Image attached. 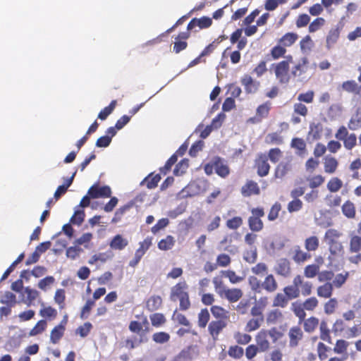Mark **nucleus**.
<instances>
[{
	"label": "nucleus",
	"mask_w": 361,
	"mask_h": 361,
	"mask_svg": "<svg viewBox=\"0 0 361 361\" xmlns=\"http://www.w3.org/2000/svg\"><path fill=\"white\" fill-rule=\"evenodd\" d=\"M214 170L218 176L224 178H226L230 173L228 164L219 157H214L204 166V173L208 176L212 175Z\"/></svg>",
	"instance_id": "f257e3e1"
},
{
	"label": "nucleus",
	"mask_w": 361,
	"mask_h": 361,
	"mask_svg": "<svg viewBox=\"0 0 361 361\" xmlns=\"http://www.w3.org/2000/svg\"><path fill=\"white\" fill-rule=\"evenodd\" d=\"M251 216L248 218L247 223L250 229L253 232H259L264 228V223L261 219L264 216L263 207L252 208Z\"/></svg>",
	"instance_id": "f03ea898"
},
{
	"label": "nucleus",
	"mask_w": 361,
	"mask_h": 361,
	"mask_svg": "<svg viewBox=\"0 0 361 361\" xmlns=\"http://www.w3.org/2000/svg\"><path fill=\"white\" fill-rule=\"evenodd\" d=\"M271 68L274 72L276 80L281 84H287L290 79V66L287 61H279L273 63Z\"/></svg>",
	"instance_id": "7ed1b4c3"
},
{
	"label": "nucleus",
	"mask_w": 361,
	"mask_h": 361,
	"mask_svg": "<svg viewBox=\"0 0 361 361\" xmlns=\"http://www.w3.org/2000/svg\"><path fill=\"white\" fill-rule=\"evenodd\" d=\"M255 168L257 169V173L260 177L267 176L270 171V165L268 162V157L264 153H259L255 159Z\"/></svg>",
	"instance_id": "20e7f679"
},
{
	"label": "nucleus",
	"mask_w": 361,
	"mask_h": 361,
	"mask_svg": "<svg viewBox=\"0 0 361 361\" xmlns=\"http://www.w3.org/2000/svg\"><path fill=\"white\" fill-rule=\"evenodd\" d=\"M88 195L92 199L107 198L111 197V190L108 185L99 186V183H96L89 188Z\"/></svg>",
	"instance_id": "39448f33"
},
{
	"label": "nucleus",
	"mask_w": 361,
	"mask_h": 361,
	"mask_svg": "<svg viewBox=\"0 0 361 361\" xmlns=\"http://www.w3.org/2000/svg\"><path fill=\"white\" fill-rule=\"evenodd\" d=\"M301 283V276L297 275L294 277L293 285L287 286L283 288V293L289 300L298 298L300 295V284Z\"/></svg>",
	"instance_id": "423d86ee"
},
{
	"label": "nucleus",
	"mask_w": 361,
	"mask_h": 361,
	"mask_svg": "<svg viewBox=\"0 0 361 361\" xmlns=\"http://www.w3.org/2000/svg\"><path fill=\"white\" fill-rule=\"evenodd\" d=\"M228 322L222 320H212L208 324V332L214 341L219 340V334L227 326Z\"/></svg>",
	"instance_id": "0eeeda50"
},
{
	"label": "nucleus",
	"mask_w": 361,
	"mask_h": 361,
	"mask_svg": "<svg viewBox=\"0 0 361 361\" xmlns=\"http://www.w3.org/2000/svg\"><path fill=\"white\" fill-rule=\"evenodd\" d=\"M303 331L298 326H293L288 330V345L291 348H296L303 338Z\"/></svg>",
	"instance_id": "6e6552de"
},
{
	"label": "nucleus",
	"mask_w": 361,
	"mask_h": 361,
	"mask_svg": "<svg viewBox=\"0 0 361 361\" xmlns=\"http://www.w3.org/2000/svg\"><path fill=\"white\" fill-rule=\"evenodd\" d=\"M240 82L247 94L256 93L260 87L259 81L254 80L248 74H245L241 78Z\"/></svg>",
	"instance_id": "1a4fd4ad"
},
{
	"label": "nucleus",
	"mask_w": 361,
	"mask_h": 361,
	"mask_svg": "<svg viewBox=\"0 0 361 361\" xmlns=\"http://www.w3.org/2000/svg\"><path fill=\"white\" fill-rule=\"evenodd\" d=\"M243 295V293L241 289L234 288H226L223 289L219 293V296L225 298L229 302L233 303L238 301Z\"/></svg>",
	"instance_id": "9d476101"
},
{
	"label": "nucleus",
	"mask_w": 361,
	"mask_h": 361,
	"mask_svg": "<svg viewBox=\"0 0 361 361\" xmlns=\"http://www.w3.org/2000/svg\"><path fill=\"white\" fill-rule=\"evenodd\" d=\"M268 333L267 330L259 331L255 336L257 346L261 352H266L270 348V343L267 338Z\"/></svg>",
	"instance_id": "9b49d317"
},
{
	"label": "nucleus",
	"mask_w": 361,
	"mask_h": 361,
	"mask_svg": "<svg viewBox=\"0 0 361 361\" xmlns=\"http://www.w3.org/2000/svg\"><path fill=\"white\" fill-rule=\"evenodd\" d=\"M212 24V20L207 16H202L200 18H194L188 24L187 29L192 30L195 27L198 26L200 29L209 27Z\"/></svg>",
	"instance_id": "f8f14e48"
},
{
	"label": "nucleus",
	"mask_w": 361,
	"mask_h": 361,
	"mask_svg": "<svg viewBox=\"0 0 361 361\" xmlns=\"http://www.w3.org/2000/svg\"><path fill=\"white\" fill-rule=\"evenodd\" d=\"M259 193L260 189L257 183L252 180H247L241 188V194L243 197L258 195Z\"/></svg>",
	"instance_id": "ddd939ff"
},
{
	"label": "nucleus",
	"mask_w": 361,
	"mask_h": 361,
	"mask_svg": "<svg viewBox=\"0 0 361 361\" xmlns=\"http://www.w3.org/2000/svg\"><path fill=\"white\" fill-rule=\"evenodd\" d=\"M271 106V103L269 101H267L258 106L256 109L255 116L254 118H252L251 120L253 121L261 122L262 119L267 118L269 116Z\"/></svg>",
	"instance_id": "4468645a"
},
{
	"label": "nucleus",
	"mask_w": 361,
	"mask_h": 361,
	"mask_svg": "<svg viewBox=\"0 0 361 361\" xmlns=\"http://www.w3.org/2000/svg\"><path fill=\"white\" fill-rule=\"evenodd\" d=\"M275 272L277 275L287 277L291 272L290 262L285 258L280 259L274 268Z\"/></svg>",
	"instance_id": "2eb2a0df"
},
{
	"label": "nucleus",
	"mask_w": 361,
	"mask_h": 361,
	"mask_svg": "<svg viewBox=\"0 0 361 361\" xmlns=\"http://www.w3.org/2000/svg\"><path fill=\"white\" fill-rule=\"evenodd\" d=\"M341 88L343 91L350 93L355 95L361 94V85H359L354 80H348L344 81L341 85Z\"/></svg>",
	"instance_id": "dca6fc26"
},
{
	"label": "nucleus",
	"mask_w": 361,
	"mask_h": 361,
	"mask_svg": "<svg viewBox=\"0 0 361 361\" xmlns=\"http://www.w3.org/2000/svg\"><path fill=\"white\" fill-rule=\"evenodd\" d=\"M323 164L324 172L327 174L335 173L339 166L338 159L332 156H326Z\"/></svg>",
	"instance_id": "f3484780"
},
{
	"label": "nucleus",
	"mask_w": 361,
	"mask_h": 361,
	"mask_svg": "<svg viewBox=\"0 0 361 361\" xmlns=\"http://www.w3.org/2000/svg\"><path fill=\"white\" fill-rule=\"evenodd\" d=\"M262 290L268 293H274L279 288L278 282L274 276L271 274H268L262 282Z\"/></svg>",
	"instance_id": "a211bd4d"
},
{
	"label": "nucleus",
	"mask_w": 361,
	"mask_h": 361,
	"mask_svg": "<svg viewBox=\"0 0 361 361\" xmlns=\"http://www.w3.org/2000/svg\"><path fill=\"white\" fill-rule=\"evenodd\" d=\"M309 61L307 58L303 57L300 59L299 62L295 64L291 70V75L293 77H300L307 71Z\"/></svg>",
	"instance_id": "6ab92c4d"
},
{
	"label": "nucleus",
	"mask_w": 361,
	"mask_h": 361,
	"mask_svg": "<svg viewBox=\"0 0 361 361\" xmlns=\"http://www.w3.org/2000/svg\"><path fill=\"white\" fill-rule=\"evenodd\" d=\"M210 311L213 317L216 319L215 320H222L223 322H229L230 312L219 305H212L210 308Z\"/></svg>",
	"instance_id": "aec40b11"
},
{
	"label": "nucleus",
	"mask_w": 361,
	"mask_h": 361,
	"mask_svg": "<svg viewBox=\"0 0 361 361\" xmlns=\"http://www.w3.org/2000/svg\"><path fill=\"white\" fill-rule=\"evenodd\" d=\"M312 257V255L303 251L300 246H295L292 252V259L296 264H302Z\"/></svg>",
	"instance_id": "412c9836"
},
{
	"label": "nucleus",
	"mask_w": 361,
	"mask_h": 361,
	"mask_svg": "<svg viewBox=\"0 0 361 361\" xmlns=\"http://www.w3.org/2000/svg\"><path fill=\"white\" fill-rule=\"evenodd\" d=\"M330 252L329 258L334 259L337 257L342 256L344 253V248L340 240L326 243Z\"/></svg>",
	"instance_id": "4be33fe9"
},
{
	"label": "nucleus",
	"mask_w": 361,
	"mask_h": 361,
	"mask_svg": "<svg viewBox=\"0 0 361 361\" xmlns=\"http://www.w3.org/2000/svg\"><path fill=\"white\" fill-rule=\"evenodd\" d=\"M284 319L283 314L279 309H273L267 312L266 321L267 324H276Z\"/></svg>",
	"instance_id": "5701e85b"
},
{
	"label": "nucleus",
	"mask_w": 361,
	"mask_h": 361,
	"mask_svg": "<svg viewBox=\"0 0 361 361\" xmlns=\"http://www.w3.org/2000/svg\"><path fill=\"white\" fill-rule=\"evenodd\" d=\"M341 30L338 27L331 28L326 36V47L327 49H331L339 39Z\"/></svg>",
	"instance_id": "b1692460"
},
{
	"label": "nucleus",
	"mask_w": 361,
	"mask_h": 361,
	"mask_svg": "<svg viewBox=\"0 0 361 361\" xmlns=\"http://www.w3.org/2000/svg\"><path fill=\"white\" fill-rule=\"evenodd\" d=\"M187 288L188 286L185 281L178 283L176 286L173 287L171 290V300H176V298L180 299L182 297H184L185 295H188V292L185 291V289Z\"/></svg>",
	"instance_id": "393cba45"
},
{
	"label": "nucleus",
	"mask_w": 361,
	"mask_h": 361,
	"mask_svg": "<svg viewBox=\"0 0 361 361\" xmlns=\"http://www.w3.org/2000/svg\"><path fill=\"white\" fill-rule=\"evenodd\" d=\"M290 147L295 149V153L298 156L302 157L307 152L306 143L302 138H293L290 142Z\"/></svg>",
	"instance_id": "a878e982"
},
{
	"label": "nucleus",
	"mask_w": 361,
	"mask_h": 361,
	"mask_svg": "<svg viewBox=\"0 0 361 361\" xmlns=\"http://www.w3.org/2000/svg\"><path fill=\"white\" fill-rule=\"evenodd\" d=\"M291 170V163L281 161L275 168L274 176L277 178H283Z\"/></svg>",
	"instance_id": "bb28decb"
},
{
	"label": "nucleus",
	"mask_w": 361,
	"mask_h": 361,
	"mask_svg": "<svg viewBox=\"0 0 361 361\" xmlns=\"http://www.w3.org/2000/svg\"><path fill=\"white\" fill-rule=\"evenodd\" d=\"M291 311L294 313L295 317L298 318L299 322L301 323L306 317L305 308L303 303L295 301L292 302L290 307Z\"/></svg>",
	"instance_id": "cd10ccee"
},
{
	"label": "nucleus",
	"mask_w": 361,
	"mask_h": 361,
	"mask_svg": "<svg viewBox=\"0 0 361 361\" xmlns=\"http://www.w3.org/2000/svg\"><path fill=\"white\" fill-rule=\"evenodd\" d=\"M128 240L123 238L121 235L118 234L111 240L109 246L114 250H122L128 245Z\"/></svg>",
	"instance_id": "c85d7f7f"
},
{
	"label": "nucleus",
	"mask_w": 361,
	"mask_h": 361,
	"mask_svg": "<svg viewBox=\"0 0 361 361\" xmlns=\"http://www.w3.org/2000/svg\"><path fill=\"white\" fill-rule=\"evenodd\" d=\"M302 322H303L304 330L307 333L314 332L319 324V319L314 316L310 317L307 319L305 318Z\"/></svg>",
	"instance_id": "c756f323"
},
{
	"label": "nucleus",
	"mask_w": 361,
	"mask_h": 361,
	"mask_svg": "<svg viewBox=\"0 0 361 361\" xmlns=\"http://www.w3.org/2000/svg\"><path fill=\"white\" fill-rule=\"evenodd\" d=\"M319 325L320 338L328 343H331L332 338L327 322L324 320H322Z\"/></svg>",
	"instance_id": "7c9ffc66"
},
{
	"label": "nucleus",
	"mask_w": 361,
	"mask_h": 361,
	"mask_svg": "<svg viewBox=\"0 0 361 361\" xmlns=\"http://www.w3.org/2000/svg\"><path fill=\"white\" fill-rule=\"evenodd\" d=\"M298 39V35L295 32H287L279 40V43L283 47H291Z\"/></svg>",
	"instance_id": "2f4dec72"
},
{
	"label": "nucleus",
	"mask_w": 361,
	"mask_h": 361,
	"mask_svg": "<svg viewBox=\"0 0 361 361\" xmlns=\"http://www.w3.org/2000/svg\"><path fill=\"white\" fill-rule=\"evenodd\" d=\"M334 287L330 282L318 286L317 289V295L320 298H330L333 294Z\"/></svg>",
	"instance_id": "473e14b6"
},
{
	"label": "nucleus",
	"mask_w": 361,
	"mask_h": 361,
	"mask_svg": "<svg viewBox=\"0 0 361 361\" xmlns=\"http://www.w3.org/2000/svg\"><path fill=\"white\" fill-rule=\"evenodd\" d=\"M348 127L352 130L361 128V107L357 109L355 114L350 119Z\"/></svg>",
	"instance_id": "72a5a7b5"
},
{
	"label": "nucleus",
	"mask_w": 361,
	"mask_h": 361,
	"mask_svg": "<svg viewBox=\"0 0 361 361\" xmlns=\"http://www.w3.org/2000/svg\"><path fill=\"white\" fill-rule=\"evenodd\" d=\"M350 343L343 338L338 339L336 341L333 350L337 355L347 354Z\"/></svg>",
	"instance_id": "f704fd0d"
},
{
	"label": "nucleus",
	"mask_w": 361,
	"mask_h": 361,
	"mask_svg": "<svg viewBox=\"0 0 361 361\" xmlns=\"http://www.w3.org/2000/svg\"><path fill=\"white\" fill-rule=\"evenodd\" d=\"M342 212L345 216L348 219H354L356 214L355 207L353 202L347 200L344 202L341 207Z\"/></svg>",
	"instance_id": "c9c22d12"
},
{
	"label": "nucleus",
	"mask_w": 361,
	"mask_h": 361,
	"mask_svg": "<svg viewBox=\"0 0 361 361\" xmlns=\"http://www.w3.org/2000/svg\"><path fill=\"white\" fill-rule=\"evenodd\" d=\"M289 300L288 296H286L284 293H278L274 297L272 306L274 307L284 308L287 306Z\"/></svg>",
	"instance_id": "e433bc0d"
},
{
	"label": "nucleus",
	"mask_w": 361,
	"mask_h": 361,
	"mask_svg": "<svg viewBox=\"0 0 361 361\" xmlns=\"http://www.w3.org/2000/svg\"><path fill=\"white\" fill-rule=\"evenodd\" d=\"M160 180L161 176L159 174L153 175V173H150L141 182L140 184L142 185L145 183L147 188L154 189L158 185Z\"/></svg>",
	"instance_id": "4c0bfd02"
},
{
	"label": "nucleus",
	"mask_w": 361,
	"mask_h": 361,
	"mask_svg": "<svg viewBox=\"0 0 361 361\" xmlns=\"http://www.w3.org/2000/svg\"><path fill=\"white\" fill-rule=\"evenodd\" d=\"M162 304V299L159 295L151 296L147 301L146 306L148 310L153 312L158 310Z\"/></svg>",
	"instance_id": "58836bf2"
},
{
	"label": "nucleus",
	"mask_w": 361,
	"mask_h": 361,
	"mask_svg": "<svg viewBox=\"0 0 361 361\" xmlns=\"http://www.w3.org/2000/svg\"><path fill=\"white\" fill-rule=\"evenodd\" d=\"M210 319L209 310L207 308L202 309L198 313L197 324L200 328L204 329L207 326Z\"/></svg>",
	"instance_id": "ea45409f"
},
{
	"label": "nucleus",
	"mask_w": 361,
	"mask_h": 361,
	"mask_svg": "<svg viewBox=\"0 0 361 361\" xmlns=\"http://www.w3.org/2000/svg\"><path fill=\"white\" fill-rule=\"evenodd\" d=\"M361 250V237L354 235L350 237L349 243V251L351 253H357Z\"/></svg>",
	"instance_id": "a19ab883"
},
{
	"label": "nucleus",
	"mask_w": 361,
	"mask_h": 361,
	"mask_svg": "<svg viewBox=\"0 0 361 361\" xmlns=\"http://www.w3.org/2000/svg\"><path fill=\"white\" fill-rule=\"evenodd\" d=\"M319 246V238L315 236H310L305 240V247L308 252L315 251Z\"/></svg>",
	"instance_id": "79ce46f5"
},
{
	"label": "nucleus",
	"mask_w": 361,
	"mask_h": 361,
	"mask_svg": "<svg viewBox=\"0 0 361 361\" xmlns=\"http://www.w3.org/2000/svg\"><path fill=\"white\" fill-rule=\"evenodd\" d=\"M174 244V238L172 235H169L158 243V247L161 250L166 251L171 250L173 247Z\"/></svg>",
	"instance_id": "37998d69"
},
{
	"label": "nucleus",
	"mask_w": 361,
	"mask_h": 361,
	"mask_svg": "<svg viewBox=\"0 0 361 361\" xmlns=\"http://www.w3.org/2000/svg\"><path fill=\"white\" fill-rule=\"evenodd\" d=\"M331 192H336L343 187V181L338 177L331 178L326 185Z\"/></svg>",
	"instance_id": "c03bdc74"
},
{
	"label": "nucleus",
	"mask_w": 361,
	"mask_h": 361,
	"mask_svg": "<svg viewBox=\"0 0 361 361\" xmlns=\"http://www.w3.org/2000/svg\"><path fill=\"white\" fill-rule=\"evenodd\" d=\"M265 142L269 145H282L283 138L278 132L269 133L265 139Z\"/></svg>",
	"instance_id": "a18cd8bd"
},
{
	"label": "nucleus",
	"mask_w": 361,
	"mask_h": 361,
	"mask_svg": "<svg viewBox=\"0 0 361 361\" xmlns=\"http://www.w3.org/2000/svg\"><path fill=\"white\" fill-rule=\"evenodd\" d=\"M47 326V321L44 319H41L35 325V326L30 331L29 336H35L38 334H42L45 331Z\"/></svg>",
	"instance_id": "49530a36"
},
{
	"label": "nucleus",
	"mask_w": 361,
	"mask_h": 361,
	"mask_svg": "<svg viewBox=\"0 0 361 361\" xmlns=\"http://www.w3.org/2000/svg\"><path fill=\"white\" fill-rule=\"evenodd\" d=\"M65 330L61 327L56 326L51 331L50 341L52 343L56 344L63 337Z\"/></svg>",
	"instance_id": "de8ad7c7"
},
{
	"label": "nucleus",
	"mask_w": 361,
	"mask_h": 361,
	"mask_svg": "<svg viewBox=\"0 0 361 361\" xmlns=\"http://www.w3.org/2000/svg\"><path fill=\"white\" fill-rule=\"evenodd\" d=\"M286 51V49L279 43L277 45L272 47L270 51V54L274 60H276L283 57Z\"/></svg>",
	"instance_id": "09e8293b"
},
{
	"label": "nucleus",
	"mask_w": 361,
	"mask_h": 361,
	"mask_svg": "<svg viewBox=\"0 0 361 361\" xmlns=\"http://www.w3.org/2000/svg\"><path fill=\"white\" fill-rule=\"evenodd\" d=\"M338 307V300L336 298H329L324 305V310L327 315L332 314L335 312Z\"/></svg>",
	"instance_id": "8fccbe9b"
},
{
	"label": "nucleus",
	"mask_w": 361,
	"mask_h": 361,
	"mask_svg": "<svg viewBox=\"0 0 361 361\" xmlns=\"http://www.w3.org/2000/svg\"><path fill=\"white\" fill-rule=\"evenodd\" d=\"M342 236V233L334 228L328 229L324 235V239L326 243L339 240Z\"/></svg>",
	"instance_id": "3c124183"
},
{
	"label": "nucleus",
	"mask_w": 361,
	"mask_h": 361,
	"mask_svg": "<svg viewBox=\"0 0 361 361\" xmlns=\"http://www.w3.org/2000/svg\"><path fill=\"white\" fill-rule=\"evenodd\" d=\"M326 23V20L324 18L318 17L315 18L308 27V31L310 33L315 32L320 30Z\"/></svg>",
	"instance_id": "603ef678"
},
{
	"label": "nucleus",
	"mask_w": 361,
	"mask_h": 361,
	"mask_svg": "<svg viewBox=\"0 0 361 361\" xmlns=\"http://www.w3.org/2000/svg\"><path fill=\"white\" fill-rule=\"evenodd\" d=\"M322 133V126L320 123H312L310 126L309 135L312 140H319L321 137Z\"/></svg>",
	"instance_id": "864d4df0"
},
{
	"label": "nucleus",
	"mask_w": 361,
	"mask_h": 361,
	"mask_svg": "<svg viewBox=\"0 0 361 361\" xmlns=\"http://www.w3.org/2000/svg\"><path fill=\"white\" fill-rule=\"evenodd\" d=\"M116 106V101L112 100L109 106L104 107L98 114V118L104 121L113 112Z\"/></svg>",
	"instance_id": "5fc2aeb1"
},
{
	"label": "nucleus",
	"mask_w": 361,
	"mask_h": 361,
	"mask_svg": "<svg viewBox=\"0 0 361 361\" xmlns=\"http://www.w3.org/2000/svg\"><path fill=\"white\" fill-rule=\"evenodd\" d=\"M319 266L318 264H312L306 266L304 269V275L309 279L315 277L319 275Z\"/></svg>",
	"instance_id": "6e6d98bb"
},
{
	"label": "nucleus",
	"mask_w": 361,
	"mask_h": 361,
	"mask_svg": "<svg viewBox=\"0 0 361 361\" xmlns=\"http://www.w3.org/2000/svg\"><path fill=\"white\" fill-rule=\"evenodd\" d=\"M264 320L262 318H252L249 319L245 326V330L248 332L258 329Z\"/></svg>",
	"instance_id": "4d7b16f0"
},
{
	"label": "nucleus",
	"mask_w": 361,
	"mask_h": 361,
	"mask_svg": "<svg viewBox=\"0 0 361 361\" xmlns=\"http://www.w3.org/2000/svg\"><path fill=\"white\" fill-rule=\"evenodd\" d=\"M268 159L272 163H277L283 156V152L278 147L271 148L269 150L268 154L267 155Z\"/></svg>",
	"instance_id": "13d9d810"
},
{
	"label": "nucleus",
	"mask_w": 361,
	"mask_h": 361,
	"mask_svg": "<svg viewBox=\"0 0 361 361\" xmlns=\"http://www.w3.org/2000/svg\"><path fill=\"white\" fill-rule=\"evenodd\" d=\"M244 354V350L238 345H231L228 348V355L234 359H240Z\"/></svg>",
	"instance_id": "bf43d9fd"
},
{
	"label": "nucleus",
	"mask_w": 361,
	"mask_h": 361,
	"mask_svg": "<svg viewBox=\"0 0 361 361\" xmlns=\"http://www.w3.org/2000/svg\"><path fill=\"white\" fill-rule=\"evenodd\" d=\"M233 337L236 343L240 345H246L252 340V337L250 334L241 333L240 331L235 332Z\"/></svg>",
	"instance_id": "052dcab7"
},
{
	"label": "nucleus",
	"mask_w": 361,
	"mask_h": 361,
	"mask_svg": "<svg viewBox=\"0 0 361 361\" xmlns=\"http://www.w3.org/2000/svg\"><path fill=\"white\" fill-rule=\"evenodd\" d=\"M349 276V273L348 271H345V273H341L337 274L333 280V282L331 283L333 284V287L341 288L346 281Z\"/></svg>",
	"instance_id": "680f3d73"
},
{
	"label": "nucleus",
	"mask_w": 361,
	"mask_h": 361,
	"mask_svg": "<svg viewBox=\"0 0 361 361\" xmlns=\"http://www.w3.org/2000/svg\"><path fill=\"white\" fill-rule=\"evenodd\" d=\"M223 274L233 284L240 283L244 279L243 276H238L234 271L230 269L223 271Z\"/></svg>",
	"instance_id": "e2e57ef3"
},
{
	"label": "nucleus",
	"mask_w": 361,
	"mask_h": 361,
	"mask_svg": "<svg viewBox=\"0 0 361 361\" xmlns=\"http://www.w3.org/2000/svg\"><path fill=\"white\" fill-rule=\"evenodd\" d=\"M149 318L153 326L159 327L166 322V318L161 313H154L150 315Z\"/></svg>",
	"instance_id": "0e129e2a"
},
{
	"label": "nucleus",
	"mask_w": 361,
	"mask_h": 361,
	"mask_svg": "<svg viewBox=\"0 0 361 361\" xmlns=\"http://www.w3.org/2000/svg\"><path fill=\"white\" fill-rule=\"evenodd\" d=\"M307 180L310 188L314 189L321 186L324 183L325 178L322 175L318 174L308 178Z\"/></svg>",
	"instance_id": "69168bd1"
},
{
	"label": "nucleus",
	"mask_w": 361,
	"mask_h": 361,
	"mask_svg": "<svg viewBox=\"0 0 361 361\" xmlns=\"http://www.w3.org/2000/svg\"><path fill=\"white\" fill-rule=\"evenodd\" d=\"M243 221L240 216H234L227 220L226 225L227 228L232 230H236L243 225Z\"/></svg>",
	"instance_id": "338daca9"
},
{
	"label": "nucleus",
	"mask_w": 361,
	"mask_h": 361,
	"mask_svg": "<svg viewBox=\"0 0 361 361\" xmlns=\"http://www.w3.org/2000/svg\"><path fill=\"white\" fill-rule=\"evenodd\" d=\"M243 259L249 264H254L257 259V251L256 247L246 250L244 252Z\"/></svg>",
	"instance_id": "774afa93"
}]
</instances>
